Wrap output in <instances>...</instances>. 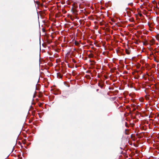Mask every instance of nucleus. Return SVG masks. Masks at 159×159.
Listing matches in <instances>:
<instances>
[{
    "label": "nucleus",
    "instance_id": "1",
    "mask_svg": "<svg viewBox=\"0 0 159 159\" xmlns=\"http://www.w3.org/2000/svg\"><path fill=\"white\" fill-rule=\"evenodd\" d=\"M126 52L128 54H129L130 53V51L128 50H126Z\"/></svg>",
    "mask_w": 159,
    "mask_h": 159
}]
</instances>
